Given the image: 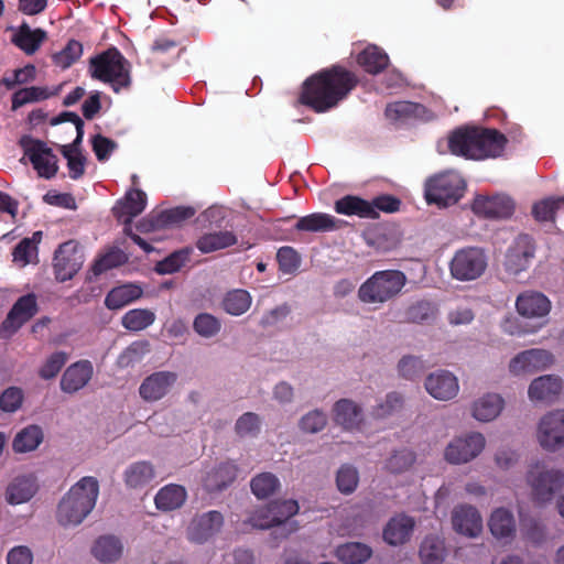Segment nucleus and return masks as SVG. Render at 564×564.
Masks as SVG:
<instances>
[{
    "label": "nucleus",
    "mask_w": 564,
    "mask_h": 564,
    "mask_svg": "<svg viewBox=\"0 0 564 564\" xmlns=\"http://www.w3.org/2000/svg\"><path fill=\"white\" fill-rule=\"evenodd\" d=\"M358 84L359 78L356 73L335 64L314 73L304 80L300 101L315 112H326L345 100Z\"/></svg>",
    "instance_id": "obj_1"
},
{
    "label": "nucleus",
    "mask_w": 564,
    "mask_h": 564,
    "mask_svg": "<svg viewBox=\"0 0 564 564\" xmlns=\"http://www.w3.org/2000/svg\"><path fill=\"white\" fill-rule=\"evenodd\" d=\"M507 141L506 135L496 129L465 127L451 133L448 149L454 155L481 160L501 155Z\"/></svg>",
    "instance_id": "obj_2"
},
{
    "label": "nucleus",
    "mask_w": 564,
    "mask_h": 564,
    "mask_svg": "<svg viewBox=\"0 0 564 564\" xmlns=\"http://www.w3.org/2000/svg\"><path fill=\"white\" fill-rule=\"evenodd\" d=\"M99 485L94 477H84L62 498L56 511L57 522L63 527L78 525L94 509Z\"/></svg>",
    "instance_id": "obj_3"
},
{
    "label": "nucleus",
    "mask_w": 564,
    "mask_h": 564,
    "mask_svg": "<svg viewBox=\"0 0 564 564\" xmlns=\"http://www.w3.org/2000/svg\"><path fill=\"white\" fill-rule=\"evenodd\" d=\"M93 78L109 83L116 93L131 84L130 64L117 47H110L89 61Z\"/></svg>",
    "instance_id": "obj_4"
},
{
    "label": "nucleus",
    "mask_w": 564,
    "mask_h": 564,
    "mask_svg": "<svg viewBox=\"0 0 564 564\" xmlns=\"http://www.w3.org/2000/svg\"><path fill=\"white\" fill-rule=\"evenodd\" d=\"M406 275L400 270H382L369 276L358 290V299L365 304H383L400 294Z\"/></svg>",
    "instance_id": "obj_5"
},
{
    "label": "nucleus",
    "mask_w": 564,
    "mask_h": 564,
    "mask_svg": "<svg viewBox=\"0 0 564 564\" xmlns=\"http://www.w3.org/2000/svg\"><path fill=\"white\" fill-rule=\"evenodd\" d=\"M466 183L454 172H444L426 180L424 197L429 205L448 207L458 203L464 196Z\"/></svg>",
    "instance_id": "obj_6"
},
{
    "label": "nucleus",
    "mask_w": 564,
    "mask_h": 564,
    "mask_svg": "<svg viewBox=\"0 0 564 564\" xmlns=\"http://www.w3.org/2000/svg\"><path fill=\"white\" fill-rule=\"evenodd\" d=\"M487 268V257L482 249L477 247L463 248L455 252L451 264L453 278L459 281L478 279Z\"/></svg>",
    "instance_id": "obj_7"
},
{
    "label": "nucleus",
    "mask_w": 564,
    "mask_h": 564,
    "mask_svg": "<svg viewBox=\"0 0 564 564\" xmlns=\"http://www.w3.org/2000/svg\"><path fill=\"white\" fill-rule=\"evenodd\" d=\"M20 145L40 177L50 180L57 174L58 159L44 141L24 135L20 139Z\"/></svg>",
    "instance_id": "obj_8"
},
{
    "label": "nucleus",
    "mask_w": 564,
    "mask_h": 564,
    "mask_svg": "<svg viewBox=\"0 0 564 564\" xmlns=\"http://www.w3.org/2000/svg\"><path fill=\"white\" fill-rule=\"evenodd\" d=\"M528 484L534 502L542 505L553 499L564 486V474L560 470H542L539 464L527 475Z\"/></svg>",
    "instance_id": "obj_9"
},
{
    "label": "nucleus",
    "mask_w": 564,
    "mask_h": 564,
    "mask_svg": "<svg viewBox=\"0 0 564 564\" xmlns=\"http://www.w3.org/2000/svg\"><path fill=\"white\" fill-rule=\"evenodd\" d=\"M299 512L295 500L272 501L256 510L249 518V523L258 529H270L280 525Z\"/></svg>",
    "instance_id": "obj_10"
},
{
    "label": "nucleus",
    "mask_w": 564,
    "mask_h": 564,
    "mask_svg": "<svg viewBox=\"0 0 564 564\" xmlns=\"http://www.w3.org/2000/svg\"><path fill=\"white\" fill-rule=\"evenodd\" d=\"M84 263V254L78 245L66 241L57 248L53 258V270L58 282H66L74 278Z\"/></svg>",
    "instance_id": "obj_11"
},
{
    "label": "nucleus",
    "mask_w": 564,
    "mask_h": 564,
    "mask_svg": "<svg viewBox=\"0 0 564 564\" xmlns=\"http://www.w3.org/2000/svg\"><path fill=\"white\" fill-rule=\"evenodd\" d=\"M39 312L37 299L34 293L20 296L9 311L0 326L1 337H10Z\"/></svg>",
    "instance_id": "obj_12"
},
{
    "label": "nucleus",
    "mask_w": 564,
    "mask_h": 564,
    "mask_svg": "<svg viewBox=\"0 0 564 564\" xmlns=\"http://www.w3.org/2000/svg\"><path fill=\"white\" fill-rule=\"evenodd\" d=\"M485 444L486 440L481 433L456 437L446 446L444 457L449 464H465L476 458L485 448Z\"/></svg>",
    "instance_id": "obj_13"
},
{
    "label": "nucleus",
    "mask_w": 564,
    "mask_h": 564,
    "mask_svg": "<svg viewBox=\"0 0 564 564\" xmlns=\"http://www.w3.org/2000/svg\"><path fill=\"white\" fill-rule=\"evenodd\" d=\"M554 364V356L545 349L532 348L519 352L509 364L514 376L532 375L547 369Z\"/></svg>",
    "instance_id": "obj_14"
},
{
    "label": "nucleus",
    "mask_w": 564,
    "mask_h": 564,
    "mask_svg": "<svg viewBox=\"0 0 564 564\" xmlns=\"http://www.w3.org/2000/svg\"><path fill=\"white\" fill-rule=\"evenodd\" d=\"M534 254L535 243L533 238L527 234L519 235L506 253V271L514 275L525 271L530 267Z\"/></svg>",
    "instance_id": "obj_15"
},
{
    "label": "nucleus",
    "mask_w": 564,
    "mask_h": 564,
    "mask_svg": "<svg viewBox=\"0 0 564 564\" xmlns=\"http://www.w3.org/2000/svg\"><path fill=\"white\" fill-rule=\"evenodd\" d=\"M538 438L546 451L554 452L564 446V410L550 412L541 419Z\"/></svg>",
    "instance_id": "obj_16"
},
{
    "label": "nucleus",
    "mask_w": 564,
    "mask_h": 564,
    "mask_svg": "<svg viewBox=\"0 0 564 564\" xmlns=\"http://www.w3.org/2000/svg\"><path fill=\"white\" fill-rule=\"evenodd\" d=\"M196 210L189 206H177L162 210L158 214H151L142 219L138 225L141 231H154L164 228H172L181 225L183 221L192 218Z\"/></svg>",
    "instance_id": "obj_17"
},
{
    "label": "nucleus",
    "mask_w": 564,
    "mask_h": 564,
    "mask_svg": "<svg viewBox=\"0 0 564 564\" xmlns=\"http://www.w3.org/2000/svg\"><path fill=\"white\" fill-rule=\"evenodd\" d=\"M473 212L487 219H506L512 216L514 203L507 195L477 196L471 205Z\"/></svg>",
    "instance_id": "obj_18"
},
{
    "label": "nucleus",
    "mask_w": 564,
    "mask_h": 564,
    "mask_svg": "<svg viewBox=\"0 0 564 564\" xmlns=\"http://www.w3.org/2000/svg\"><path fill=\"white\" fill-rule=\"evenodd\" d=\"M223 524L224 517L219 511L205 512L193 518L187 528V536L192 542L204 543L214 536Z\"/></svg>",
    "instance_id": "obj_19"
},
{
    "label": "nucleus",
    "mask_w": 564,
    "mask_h": 564,
    "mask_svg": "<svg viewBox=\"0 0 564 564\" xmlns=\"http://www.w3.org/2000/svg\"><path fill=\"white\" fill-rule=\"evenodd\" d=\"M177 375L173 371H156L148 376L139 387L140 397L149 402L165 397L176 382Z\"/></svg>",
    "instance_id": "obj_20"
},
{
    "label": "nucleus",
    "mask_w": 564,
    "mask_h": 564,
    "mask_svg": "<svg viewBox=\"0 0 564 564\" xmlns=\"http://www.w3.org/2000/svg\"><path fill=\"white\" fill-rule=\"evenodd\" d=\"M454 530L468 538H476L482 530V519L478 510L469 505H459L452 511Z\"/></svg>",
    "instance_id": "obj_21"
},
{
    "label": "nucleus",
    "mask_w": 564,
    "mask_h": 564,
    "mask_svg": "<svg viewBox=\"0 0 564 564\" xmlns=\"http://www.w3.org/2000/svg\"><path fill=\"white\" fill-rule=\"evenodd\" d=\"M147 206V195L141 189L129 191L124 198L112 207V214L118 221L130 227L132 219L140 215Z\"/></svg>",
    "instance_id": "obj_22"
},
{
    "label": "nucleus",
    "mask_w": 564,
    "mask_h": 564,
    "mask_svg": "<svg viewBox=\"0 0 564 564\" xmlns=\"http://www.w3.org/2000/svg\"><path fill=\"white\" fill-rule=\"evenodd\" d=\"M426 391L437 400L447 401L455 398L459 386L457 378L447 370H438L429 375L425 380Z\"/></svg>",
    "instance_id": "obj_23"
},
{
    "label": "nucleus",
    "mask_w": 564,
    "mask_h": 564,
    "mask_svg": "<svg viewBox=\"0 0 564 564\" xmlns=\"http://www.w3.org/2000/svg\"><path fill=\"white\" fill-rule=\"evenodd\" d=\"M39 491L37 478L33 474L14 477L6 489V500L15 506L30 501Z\"/></svg>",
    "instance_id": "obj_24"
},
{
    "label": "nucleus",
    "mask_w": 564,
    "mask_h": 564,
    "mask_svg": "<svg viewBox=\"0 0 564 564\" xmlns=\"http://www.w3.org/2000/svg\"><path fill=\"white\" fill-rule=\"evenodd\" d=\"M94 373L89 360H80L66 368L61 378V389L66 393H75L83 389L91 379Z\"/></svg>",
    "instance_id": "obj_25"
},
{
    "label": "nucleus",
    "mask_w": 564,
    "mask_h": 564,
    "mask_svg": "<svg viewBox=\"0 0 564 564\" xmlns=\"http://www.w3.org/2000/svg\"><path fill=\"white\" fill-rule=\"evenodd\" d=\"M517 311L524 317H543L551 310V302L541 292L525 291L516 301Z\"/></svg>",
    "instance_id": "obj_26"
},
{
    "label": "nucleus",
    "mask_w": 564,
    "mask_h": 564,
    "mask_svg": "<svg viewBox=\"0 0 564 564\" xmlns=\"http://www.w3.org/2000/svg\"><path fill=\"white\" fill-rule=\"evenodd\" d=\"M238 468L231 462H223L209 470L203 479V486L208 492H219L229 487L237 477Z\"/></svg>",
    "instance_id": "obj_27"
},
{
    "label": "nucleus",
    "mask_w": 564,
    "mask_h": 564,
    "mask_svg": "<svg viewBox=\"0 0 564 564\" xmlns=\"http://www.w3.org/2000/svg\"><path fill=\"white\" fill-rule=\"evenodd\" d=\"M47 33L43 29H31L23 22L14 32L11 42L26 55H33L46 41Z\"/></svg>",
    "instance_id": "obj_28"
},
{
    "label": "nucleus",
    "mask_w": 564,
    "mask_h": 564,
    "mask_svg": "<svg viewBox=\"0 0 564 564\" xmlns=\"http://www.w3.org/2000/svg\"><path fill=\"white\" fill-rule=\"evenodd\" d=\"M562 388L563 382L558 376L544 375L530 383L528 394L532 401H552L560 395Z\"/></svg>",
    "instance_id": "obj_29"
},
{
    "label": "nucleus",
    "mask_w": 564,
    "mask_h": 564,
    "mask_svg": "<svg viewBox=\"0 0 564 564\" xmlns=\"http://www.w3.org/2000/svg\"><path fill=\"white\" fill-rule=\"evenodd\" d=\"M415 522L406 514L391 518L383 529V539L390 545H401L409 541Z\"/></svg>",
    "instance_id": "obj_30"
},
{
    "label": "nucleus",
    "mask_w": 564,
    "mask_h": 564,
    "mask_svg": "<svg viewBox=\"0 0 564 564\" xmlns=\"http://www.w3.org/2000/svg\"><path fill=\"white\" fill-rule=\"evenodd\" d=\"M334 209L337 214L367 219H378L380 216L379 213L373 210L369 200L355 195H346L337 199Z\"/></svg>",
    "instance_id": "obj_31"
},
{
    "label": "nucleus",
    "mask_w": 564,
    "mask_h": 564,
    "mask_svg": "<svg viewBox=\"0 0 564 564\" xmlns=\"http://www.w3.org/2000/svg\"><path fill=\"white\" fill-rule=\"evenodd\" d=\"M343 220L336 219L334 216L324 213H313L301 217L294 228L299 231L325 232L339 228Z\"/></svg>",
    "instance_id": "obj_32"
},
{
    "label": "nucleus",
    "mask_w": 564,
    "mask_h": 564,
    "mask_svg": "<svg viewBox=\"0 0 564 564\" xmlns=\"http://www.w3.org/2000/svg\"><path fill=\"white\" fill-rule=\"evenodd\" d=\"M357 63L365 72L377 75L388 67L389 56L382 48L376 45H368L358 54Z\"/></svg>",
    "instance_id": "obj_33"
},
{
    "label": "nucleus",
    "mask_w": 564,
    "mask_h": 564,
    "mask_svg": "<svg viewBox=\"0 0 564 564\" xmlns=\"http://www.w3.org/2000/svg\"><path fill=\"white\" fill-rule=\"evenodd\" d=\"M143 294L141 286L137 284H123L113 288L105 299V305L109 310H120L123 306L139 300Z\"/></svg>",
    "instance_id": "obj_34"
},
{
    "label": "nucleus",
    "mask_w": 564,
    "mask_h": 564,
    "mask_svg": "<svg viewBox=\"0 0 564 564\" xmlns=\"http://www.w3.org/2000/svg\"><path fill=\"white\" fill-rule=\"evenodd\" d=\"M334 419L337 424L346 430L359 426L362 421L361 409L351 400L341 399L335 403Z\"/></svg>",
    "instance_id": "obj_35"
},
{
    "label": "nucleus",
    "mask_w": 564,
    "mask_h": 564,
    "mask_svg": "<svg viewBox=\"0 0 564 564\" xmlns=\"http://www.w3.org/2000/svg\"><path fill=\"white\" fill-rule=\"evenodd\" d=\"M122 550V543L118 538L104 535L96 540L91 553L102 563H113L120 558Z\"/></svg>",
    "instance_id": "obj_36"
},
{
    "label": "nucleus",
    "mask_w": 564,
    "mask_h": 564,
    "mask_svg": "<svg viewBox=\"0 0 564 564\" xmlns=\"http://www.w3.org/2000/svg\"><path fill=\"white\" fill-rule=\"evenodd\" d=\"M503 403L499 394L488 393L474 403L473 416L481 422L492 421L500 414Z\"/></svg>",
    "instance_id": "obj_37"
},
{
    "label": "nucleus",
    "mask_w": 564,
    "mask_h": 564,
    "mask_svg": "<svg viewBox=\"0 0 564 564\" xmlns=\"http://www.w3.org/2000/svg\"><path fill=\"white\" fill-rule=\"evenodd\" d=\"M490 532L498 539L512 538L516 533V521L510 510L506 508L496 509L488 522Z\"/></svg>",
    "instance_id": "obj_38"
},
{
    "label": "nucleus",
    "mask_w": 564,
    "mask_h": 564,
    "mask_svg": "<svg viewBox=\"0 0 564 564\" xmlns=\"http://www.w3.org/2000/svg\"><path fill=\"white\" fill-rule=\"evenodd\" d=\"M186 500V490L180 485H167L155 495L154 502L159 510L172 511L183 506Z\"/></svg>",
    "instance_id": "obj_39"
},
{
    "label": "nucleus",
    "mask_w": 564,
    "mask_h": 564,
    "mask_svg": "<svg viewBox=\"0 0 564 564\" xmlns=\"http://www.w3.org/2000/svg\"><path fill=\"white\" fill-rule=\"evenodd\" d=\"M237 237L231 231L208 232L196 241V248L203 253H210L237 243Z\"/></svg>",
    "instance_id": "obj_40"
},
{
    "label": "nucleus",
    "mask_w": 564,
    "mask_h": 564,
    "mask_svg": "<svg viewBox=\"0 0 564 564\" xmlns=\"http://www.w3.org/2000/svg\"><path fill=\"white\" fill-rule=\"evenodd\" d=\"M155 476L154 467L149 462H137L124 470V482L129 488H142Z\"/></svg>",
    "instance_id": "obj_41"
},
{
    "label": "nucleus",
    "mask_w": 564,
    "mask_h": 564,
    "mask_svg": "<svg viewBox=\"0 0 564 564\" xmlns=\"http://www.w3.org/2000/svg\"><path fill=\"white\" fill-rule=\"evenodd\" d=\"M371 554L372 550L360 542L345 543L336 549L337 558L345 564H364Z\"/></svg>",
    "instance_id": "obj_42"
},
{
    "label": "nucleus",
    "mask_w": 564,
    "mask_h": 564,
    "mask_svg": "<svg viewBox=\"0 0 564 564\" xmlns=\"http://www.w3.org/2000/svg\"><path fill=\"white\" fill-rule=\"evenodd\" d=\"M446 549L444 540L437 535L426 536L420 546V557L423 564H442Z\"/></svg>",
    "instance_id": "obj_43"
},
{
    "label": "nucleus",
    "mask_w": 564,
    "mask_h": 564,
    "mask_svg": "<svg viewBox=\"0 0 564 564\" xmlns=\"http://www.w3.org/2000/svg\"><path fill=\"white\" fill-rule=\"evenodd\" d=\"M42 441L43 432L41 427L29 425L15 435L12 447L17 453H28L36 449Z\"/></svg>",
    "instance_id": "obj_44"
},
{
    "label": "nucleus",
    "mask_w": 564,
    "mask_h": 564,
    "mask_svg": "<svg viewBox=\"0 0 564 564\" xmlns=\"http://www.w3.org/2000/svg\"><path fill=\"white\" fill-rule=\"evenodd\" d=\"M192 253L193 249L189 247L172 252L155 264V272L159 274H173L178 272L189 262Z\"/></svg>",
    "instance_id": "obj_45"
},
{
    "label": "nucleus",
    "mask_w": 564,
    "mask_h": 564,
    "mask_svg": "<svg viewBox=\"0 0 564 564\" xmlns=\"http://www.w3.org/2000/svg\"><path fill=\"white\" fill-rule=\"evenodd\" d=\"M251 302L252 297L248 291L236 289L225 295L223 307L228 314L240 316L250 308Z\"/></svg>",
    "instance_id": "obj_46"
},
{
    "label": "nucleus",
    "mask_w": 564,
    "mask_h": 564,
    "mask_svg": "<svg viewBox=\"0 0 564 564\" xmlns=\"http://www.w3.org/2000/svg\"><path fill=\"white\" fill-rule=\"evenodd\" d=\"M437 313L436 306L430 301H417L410 305L404 312L403 322L406 323H430L435 319Z\"/></svg>",
    "instance_id": "obj_47"
},
{
    "label": "nucleus",
    "mask_w": 564,
    "mask_h": 564,
    "mask_svg": "<svg viewBox=\"0 0 564 564\" xmlns=\"http://www.w3.org/2000/svg\"><path fill=\"white\" fill-rule=\"evenodd\" d=\"M155 314L147 308H134L128 311L121 319L122 326L131 332H140L152 325Z\"/></svg>",
    "instance_id": "obj_48"
},
{
    "label": "nucleus",
    "mask_w": 564,
    "mask_h": 564,
    "mask_svg": "<svg viewBox=\"0 0 564 564\" xmlns=\"http://www.w3.org/2000/svg\"><path fill=\"white\" fill-rule=\"evenodd\" d=\"M561 208H564V196L549 197L532 206V216L540 223L554 221L555 214Z\"/></svg>",
    "instance_id": "obj_49"
},
{
    "label": "nucleus",
    "mask_w": 564,
    "mask_h": 564,
    "mask_svg": "<svg viewBox=\"0 0 564 564\" xmlns=\"http://www.w3.org/2000/svg\"><path fill=\"white\" fill-rule=\"evenodd\" d=\"M250 487L257 498L265 499L280 488V481L272 473H262L251 479Z\"/></svg>",
    "instance_id": "obj_50"
},
{
    "label": "nucleus",
    "mask_w": 564,
    "mask_h": 564,
    "mask_svg": "<svg viewBox=\"0 0 564 564\" xmlns=\"http://www.w3.org/2000/svg\"><path fill=\"white\" fill-rule=\"evenodd\" d=\"M424 110L421 104L411 101H397L389 104L386 108V116L390 120H403L419 116Z\"/></svg>",
    "instance_id": "obj_51"
},
{
    "label": "nucleus",
    "mask_w": 564,
    "mask_h": 564,
    "mask_svg": "<svg viewBox=\"0 0 564 564\" xmlns=\"http://www.w3.org/2000/svg\"><path fill=\"white\" fill-rule=\"evenodd\" d=\"M50 96L46 88L35 86L21 88L12 95L11 108L12 110H17L26 104L45 100Z\"/></svg>",
    "instance_id": "obj_52"
},
{
    "label": "nucleus",
    "mask_w": 564,
    "mask_h": 564,
    "mask_svg": "<svg viewBox=\"0 0 564 564\" xmlns=\"http://www.w3.org/2000/svg\"><path fill=\"white\" fill-rule=\"evenodd\" d=\"M83 55V45L76 40H69L66 46L53 55V63L63 69L70 67Z\"/></svg>",
    "instance_id": "obj_53"
},
{
    "label": "nucleus",
    "mask_w": 564,
    "mask_h": 564,
    "mask_svg": "<svg viewBox=\"0 0 564 564\" xmlns=\"http://www.w3.org/2000/svg\"><path fill=\"white\" fill-rule=\"evenodd\" d=\"M359 482L358 470L348 464L343 465L336 476V485L340 492L348 495L356 490Z\"/></svg>",
    "instance_id": "obj_54"
},
{
    "label": "nucleus",
    "mask_w": 564,
    "mask_h": 564,
    "mask_svg": "<svg viewBox=\"0 0 564 564\" xmlns=\"http://www.w3.org/2000/svg\"><path fill=\"white\" fill-rule=\"evenodd\" d=\"M68 356L64 351H55L44 361L39 369L40 378L50 380L55 378L67 362Z\"/></svg>",
    "instance_id": "obj_55"
},
{
    "label": "nucleus",
    "mask_w": 564,
    "mask_h": 564,
    "mask_svg": "<svg viewBox=\"0 0 564 564\" xmlns=\"http://www.w3.org/2000/svg\"><path fill=\"white\" fill-rule=\"evenodd\" d=\"M415 455L412 451L403 448L394 452L386 463V468L393 474L408 470L414 463Z\"/></svg>",
    "instance_id": "obj_56"
},
{
    "label": "nucleus",
    "mask_w": 564,
    "mask_h": 564,
    "mask_svg": "<svg viewBox=\"0 0 564 564\" xmlns=\"http://www.w3.org/2000/svg\"><path fill=\"white\" fill-rule=\"evenodd\" d=\"M193 327L198 335L209 338L220 330V322L212 314L200 313L195 317Z\"/></svg>",
    "instance_id": "obj_57"
},
{
    "label": "nucleus",
    "mask_w": 564,
    "mask_h": 564,
    "mask_svg": "<svg viewBox=\"0 0 564 564\" xmlns=\"http://www.w3.org/2000/svg\"><path fill=\"white\" fill-rule=\"evenodd\" d=\"M24 400L23 390L19 387H9L0 394V409L3 412L13 413L18 411Z\"/></svg>",
    "instance_id": "obj_58"
},
{
    "label": "nucleus",
    "mask_w": 564,
    "mask_h": 564,
    "mask_svg": "<svg viewBox=\"0 0 564 564\" xmlns=\"http://www.w3.org/2000/svg\"><path fill=\"white\" fill-rule=\"evenodd\" d=\"M424 369L423 360L415 356H404L398 364L400 376L409 380L420 377Z\"/></svg>",
    "instance_id": "obj_59"
},
{
    "label": "nucleus",
    "mask_w": 564,
    "mask_h": 564,
    "mask_svg": "<svg viewBox=\"0 0 564 564\" xmlns=\"http://www.w3.org/2000/svg\"><path fill=\"white\" fill-rule=\"evenodd\" d=\"M126 261V256L120 250H112L102 257H100L98 260L95 261L93 265V272L96 275H99L112 268H116Z\"/></svg>",
    "instance_id": "obj_60"
},
{
    "label": "nucleus",
    "mask_w": 564,
    "mask_h": 564,
    "mask_svg": "<svg viewBox=\"0 0 564 564\" xmlns=\"http://www.w3.org/2000/svg\"><path fill=\"white\" fill-rule=\"evenodd\" d=\"M235 431L239 436L256 435L260 431V417L253 412L243 413L236 422Z\"/></svg>",
    "instance_id": "obj_61"
},
{
    "label": "nucleus",
    "mask_w": 564,
    "mask_h": 564,
    "mask_svg": "<svg viewBox=\"0 0 564 564\" xmlns=\"http://www.w3.org/2000/svg\"><path fill=\"white\" fill-rule=\"evenodd\" d=\"M276 260L283 273L294 272L300 264L297 252L292 247H282L278 250Z\"/></svg>",
    "instance_id": "obj_62"
},
{
    "label": "nucleus",
    "mask_w": 564,
    "mask_h": 564,
    "mask_svg": "<svg viewBox=\"0 0 564 564\" xmlns=\"http://www.w3.org/2000/svg\"><path fill=\"white\" fill-rule=\"evenodd\" d=\"M327 423L326 414L314 410L304 415L300 421V427L306 433H317L322 431Z\"/></svg>",
    "instance_id": "obj_63"
},
{
    "label": "nucleus",
    "mask_w": 564,
    "mask_h": 564,
    "mask_svg": "<svg viewBox=\"0 0 564 564\" xmlns=\"http://www.w3.org/2000/svg\"><path fill=\"white\" fill-rule=\"evenodd\" d=\"M91 147L97 160L104 162L110 158L117 148V143L107 137L96 134L91 139Z\"/></svg>",
    "instance_id": "obj_64"
}]
</instances>
